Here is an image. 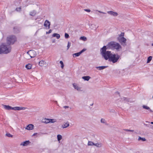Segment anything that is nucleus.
Here are the masks:
<instances>
[{
	"instance_id": "1",
	"label": "nucleus",
	"mask_w": 153,
	"mask_h": 153,
	"mask_svg": "<svg viewBox=\"0 0 153 153\" xmlns=\"http://www.w3.org/2000/svg\"><path fill=\"white\" fill-rule=\"evenodd\" d=\"M108 48L107 46H104L100 50L101 55L105 60H109L112 54L111 51H106Z\"/></svg>"
},
{
	"instance_id": "2",
	"label": "nucleus",
	"mask_w": 153,
	"mask_h": 153,
	"mask_svg": "<svg viewBox=\"0 0 153 153\" xmlns=\"http://www.w3.org/2000/svg\"><path fill=\"white\" fill-rule=\"evenodd\" d=\"M108 48L112 49H116L117 51H119V49L121 48L120 45L116 42L111 41L109 42L107 45Z\"/></svg>"
},
{
	"instance_id": "3",
	"label": "nucleus",
	"mask_w": 153,
	"mask_h": 153,
	"mask_svg": "<svg viewBox=\"0 0 153 153\" xmlns=\"http://www.w3.org/2000/svg\"><path fill=\"white\" fill-rule=\"evenodd\" d=\"M121 59V56L117 53L113 54L112 53L109 61L114 63L119 61Z\"/></svg>"
},
{
	"instance_id": "4",
	"label": "nucleus",
	"mask_w": 153,
	"mask_h": 153,
	"mask_svg": "<svg viewBox=\"0 0 153 153\" xmlns=\"http://www.w3.org/2000/svg\"><path fill=\"white\" fill-rule=\"evenodd\" d=\"M11 51V48H7L6 45L2 44L0 46V54H7Z\"/></svg>"
},
{
	"instance_id": "5",
	"label": "nucleus",
	"mask_w": 153,
	"mask_h": 153,
	"mask_svg": "<svg viewBox=\"0 0 153 153\" xmlns=\"http://www.w3.org/2000/svg\"><path fill=\"white\" fill-rule=\"evenodd\" d=\"M4 108L7 110H14L19 111L22 110H25L26 108L25 107H20L18 106L12 107L9 105H3Z\"/></svg>"
},
{
	"instance_id": "6",
	"label": "nucleus",
	"mask_w": 153,
	"mask_h": 153,
	"mask_svg": "<svg viewBox=\"0 0 153 153\" xmlns=\"http://www.w3.org/2000/svg\"><path fill=\"white\" fill-rule=\"evenodd\" d=\"M17 40L15 36L13 35L7 37V44L9 45L13 44Z\"/></svg>"
},
{
	"instance_id": "7",
	"label": "nucleus",
	"mask_w": 153,
	"mask_h": 153,
	"mask_svg": "<svg viewBox=\"0 0 153 153\" xmlns=\"http://www.w3.org/2000/svg\"><path fill=\"white\" fill-rule=\"evenodd\" d=\"M27 53L30 56V58L34 57L36 55V51L33 50H30L27 52Z\"/></svg>"
},
{
	"instance_id": "8",
	"label": "nucleus",
	"mask_w": 153,
	"mask_h": 153,
	"mask_svg": "<svg viewBox=\"0 0 153 153\" xmlns=\"http://www.w3.org/2000/svg\"><path fill=\"white\" fill-rule=\"evenodd\" d=\"M117 39L119 42L121 44H122L123 43H125L126 41V39L124 37H118Z\"/></svg>"
},
{
	"instance_id": "9",
	"label": "nucleus",
	"mask_w": 153,
	"mask_h": 153,
	"mask_svg": "<svg viewBox=\"0 0 153 153\" xmlns=\"http://www.w3.org/2000/svg\"><path fill=\"white\" fill-rule=\"evenodd\" d=\"M50 22L49 21L46 20L45 21L44 25L46 27H48V28L49 29L50 28Z\"/></svg>"
},
{
	"instance_id": "10",
	"label": "nucleus",
	"mask_w": 153,
	"mask_h": 153,
	"mask_svg": "<svg viewBox=\"0 0 153 153\" xmlns=\"http://www.w3.org/2000/svg\"><path fill=\"white\" fill-rule=\"evenodd\" d=\"M30 143L31 142H30L29 140H26L21 143L20 145L21 146H27L28 144H30Z\"/></svg>"
},
{
	"instance_id": "11",
	"label": "nucleus",
	"mask_w": 153,
	"mask_h": 153,
	"mask_svg": "<svg viewBox=\"0 0 153 153\" xmlns=\"http://www.w3.org/2000/svg\"><path fill=\"white\" fill-rule=\"evenodd\" d=\"M13 32L14 33H18L20 31V28L18 26H15L14 27Z\"/></svg>"
},
{
	"instance_id": "12",
	"label": "nucleus",
	"mask_w": 153,
	"mask_h": 153,
	"mask_svg": "<svg viewBox=\"0 0 153 153\" xmlns=\"http://www.w3.org/2000/svg\"><path fill=\"white\" fill-rule=\"evenodd\" d=\"M107 13L108 14L115 16H117L118 15L117 13L112 11H108Z\"/></svg>"
},
{
	"instance_id": "13",
	"label": "nucleus",
	"mask_w": 153,
	"mask_h": 153,
	"mask_svg": "<svg viewBox=\"0 0 153 153\" xmlns=\"http://www.w3.org/2000/svg\"><path fill=\"white\" fill-rule=\"evenodd\" d=\"M34 126L33 124H30L28 125L26 128V129L30 130H32Z\"/></svg>"
},
{
	"instance_id": "14",
	"label": "nucleus",
	"mask_w": 153,
	"mask_h": 153,
	"mask_svg": "<svg viewBox=\"0 0 153 153\" xmlns=\"http://www.w3.org/2000/svg\"><path fill=\"white\" fill-rule=\"evenodd\" d=\"M142 107L143 108L148 110L149 111L151 112H153V111H152L151 109L149 107L147 106H146L145 105H143L142 106Z\"/></svg>"
},
{
	"instance_id": "15",
	"label": "nucleus",
	"mask_w": 153,
	"mask_h": 153,
	"mask_svg": "<svg viewBox=\"0 0 153 153\" xmlns=\"http://www.w3.org/2000/svg\"><path fill=\"white\" fill-rule=\"evenodd\" d=\"M108 67V66H103L99 67H96V68L100 70H103L104 69H105L106 68H107Z\"/></svg>"
},
{
	"instance_id": "16",
	"label": "nucleus",
	"mask_w": 153,
	"mask_h": 153,
	"mask_svg": "<svg viewBox=\"0 0 153 153\" xmlns=\"http://www.w3.org/2000/svg\"><path fill=\"white\" fill-rule=\"evenodd\" d=\"M69 126V124L68 122L65 123L64 124L62 125V128H65Z\"/></svg>"
},
{
	"instance_id": "17",
	"label": "nucleus",
	"mask_w": 153,
	"mask_h": 153,
	"mask_svg": "<svg viewBox=\"0 0 153 153\" xmlns=\"http://www.w3.org/2000/svg\"><path fill=\"white\" fill-rule=\"evenodd\" d=\"M52 36L53 37H56V38L57 39H58L60 37V35L58 33H54L52 35Z\"/></svg>"
},
{
	"instance_id": "18",
	"label": "nucleus",
	"mask_w": 153,
	"mask_h": 153,
	"mask_svg": "<svg viewBox=\"0 0 153 153\" xmlns=\"http://www.w3.org/2000/svg\"><path fill=\"white\" fill-rule=\"evenodd\" d=\"M91 78V77L89 76H83L82 77V79L85 81H88Z\"/></svg>"
},
{
	"instance_id": "19",
	"label": "nucleus",
	"mask_w": 153,
	"mask_h": 153,
	"mask_svg": "<svg viewBox=\"0 0 153 153\" xmlns=\"http://www.w3.org/2000/svg\"><path fill=\"white\" fill-rule=\"evenodd\" d=\"M49 119L45 118L42 120V122L45 123H49Z\"/></svg>"
},
{
	"instance_id": "20",
	"label": "nucleus",
	"mask_w": 153,
	"mask_h": 153,
	"mask_svg": "<svg viewBox=\"0 0 153 153\" xmlns=\"http://www.w3.org/2000/svg\"><path fill=\"white\" fill-rule=\"evenodd\" d=\"M45 63H46V62L42 60L39 62V65L41 66H44L45 64Z\"/></svg>"
},
{
	"instance_id": "21",
	"label": "nucleus",
	"mask_w": 153,
	"mask_h": 153,
	"mask_svg": "<svg viewBox=\"0 0 153 153\" xmlns=\"http://www.w3.org/2000/svg\"><path fill=\"white\" fill-rule=\"evenodd\" d=\"M25 67L27 69H31L32 68V65L28 63L26 65Z\"/></svg>"
},
{
	"instance_id": "22",
	"label": "nucleus",
	"mask_w": 153,
	"mask_h": 153,
	"mask_svg": "<svg viewBox=\"0 0 153 153\" xmlns=\"http://www.w3.org/2000/svg\"><path fill=\"white\" fill-rule=\"evenodd\" d=\"M80 54H81L79 52L78 53H75L73 54V56L74 57H76V56H79Z\"/></svg>"
},
{
	"instance_id": "23",
	"label": "nucleus",
	"mask_w": 153,
	"mask_h": 153,
	"mask_svg": "<svg viewBox=\"0 0 153 153\" xmlns=\"http://www.w3.org/2000/svg\"><path fill=\"white\" fill-rule=\"evenodd\" d=\"M57 139L58 141H59L62 139V135L60 134H58L57 135Z\"/></svg>"
},
{
	"instance_id": "24",
	"label": "nucleus",
	"mask_w": 153,
	"mask_h": 153,
	"mask_svg": "<svg viewBox=\"0 0 153 153\" xmlns=\"http://www.w3.org/2000/svg\"><path fill=\"white\" fill-rule=\"evenodd\" d=\"M152 56H149L148 57L147 60V63H149L151 61L152 59Z\"/></svg>"
},
{
	"instance_id": "25",
	"label": "nucleus",
	"mask_w": 153,
	"mask_h": 153,
	"mask_svg": "<svg viewBox=\"0 0 153 153\" xmlns=\"http://www.w3.org/2000/svg\"><path fill=\"white\" fill-rule=\"evenodd\" d=\"M138 140H142L143 141H145L146 140V139L144 137H139L138 138Z\"/></svg>"
},
{
	"instance_id": "26",
	"label": "nucleus",
	"mask_w": 153,
	"mask_h": 153,
	"mask_svg": "<svg viewBox=\"0 0 153 153\" xmlns=\"http://www.w3.org/2000/svg\"><path fill=\"white\" fill-rule=\"evenodd\" d=\"M56 121V120L54 119H49V123H54Z\"/></svg>"
},
{
	"instance_id": "27",
	"label": "nucleus",
	"mask_w": 153,
	"mask_h": 153,
	"mask_svg": "<svg viewBox=\"0 0 153 153\" xmlns=\"http://www.w3.org/2000/svg\"><path fill=\"white\" fill-rule=\"evenodd\" d=\"M94 145V143H93V142L92 141H88V146H93Z\"/></svg>"
},
{
	"instance_id": "28",
	"label": "nucleus",
	"mask_w": 153,
	"mask_h": 153,
	"mask_svg": "<svg viewBox=\"0 0 153 153\" xmlns=\"http://www.w3.org/2000/svg\"><path fill=\"white\" fill-rule=\"evenodd\" d=\"M80 39L84 41H86L87 40V38L86 37L84 36H81L80 38Z\"/></svg>"
},
{
	"instance_id": "29",
	"label": "nucleus",
	"mask_w": 153,
	"mask_h": 153,
	"mask_svg": "<svg viewBox=\"0 0 153 153\" xmlns=\"http://www.w3.org/2000/svg\"><path fill=\"white\" fill-rule=\"evenodd\" d=\"M73 86L74 88L76 89H77V90H79V87H78V86L75 83H74L73 84Z\"/></svg>"
},
{
	"instance_id": "30",
	"label": "nucleus",
	"mask_w": 153,
	"mask_h": 153,
	"mask_svg": "<svg viewBox=\"0 0 153 153\" xmlns=\"http://www.w3.org/2000/svg\"><path fill=\"white\" fill-rule=\"evenodd\" d=\"M123 100L127 101V102H129L130 101V98L128 97H123Z\"/></svg>"
},
{
	"instance_id": "31",
	"label": "nucleus",
	"mask_w": 153,
	"mask_h": 153,
	"mask_svg": "<svg viewBox=\"0 0 153 153\" xmlns=\"http://www.w3.org/2000/svg\"><path fill=\"white\" fill-rule=\"evenodd\" d=\"M5 136L8 137H13V135H12L10 134L9 133H7L5 134Z\"/></svg>"
},
{
	"instance_id": "32",
	"label": "nucleus",
	"mask_w": 153,
	"mask_h": 153,
	"mask_svg": "<svg viewBox=\"0 0 153 153\" xmlns=\"http://www.w3.org/2000/svg\"><path fill=\"white\" fill-rule=\"evenodd\" d=\"M35 14L36 13H35L34 11L31 12L30 13V15L31 16H34Z\"/></svg>"
},
{
	"instance_id": "33",
	"label": "nucleus",
	"mask_w": 153,
	"mask_h": 153,
	"mask_svg": "<svg viewBox=\"0 0 153 153\" xmlns=\"http://www.w3.org/2000/svg\"><path fill=\"white\" fill-rule=\"evenodd\" d=\"M94 145L98 147H100L102 146L101 144L99 143H94Z\"/></svg>"
},
{
	"instance_id": "34",
	"label": "nucleus",
	"mask_w": 153,
	"mask_h": 153,
	"mask_svg": "<svg viewBox=\"0 0 153 153\" xmlns=\"http://www.w3.org/2000/svg\"><path fill=\"white\" fill-rule=\"evenodd\" d=\"M60 63L61 64V66L62 68H63L64 66V64L63 62L62 61H60Z\"/></svg>"
},
{
	"instance_id": "35",
	"label": "nucleus",
	"mask_w": 153,
	"mask_h": 153,
	"mask_svg": "<svg viewBox=\"0 0 153 153\" xmlns=\"http://www.w3.org/2000/svg\"><path fill=\"white\" fill-rule=\"evenodd\" d=\"M101 122L102 123H105V124H107L106 122H105V119L102 118L101 120Z\"/></svg>"
},
{
	"instance_id": "36",
	"label": "nucleus",
	"mask_w": 153,
	"mask_h": 153,
	"mask_svg": "<svg viewBox=\"0 0 153 153\" xmlns=\"http://www.w3.org/2000/svg\"><path fill=\"white\" fill-rule=\"evenodd\" d=\"M65 37L66 39L68 38L69 37V34L67 33H65Z\"/></svg>"
},
{
	"instance_id": "37",
	"label": "nucleus",
	"mask_w": 153,
	"mask_h": 153,
	"mask_svg": "<svg viewBox=\"0 0 153 153\" xmlns=\"http://www.w3.org/2000/svg\"><path fill=\"white\" fill-rule=\"evenodd\" d=\"M120 72V71L119 70H116L114 71V73L116 74H119Z\"/></svg>"
},
{
	"instance_id": "38",
	"label": "nucleus",
	"mask_w": 153,
	"mask_h": 153,
	"mask_svg": "<svg viewBox=\"0 0 153 153\" xmlns=\"http://www.w3.org/2000/svg\"><path fill=\"white\" fill-rule=\"evenodd\" d=\"M124 32H121V33L119 35L118 37H124Z\"/></svg>"
},
{
	"instance_id": "39",
	"label": "nucleus",
	"mask_w": 153,
	"mask_h": 153,
	"mask_svg": "<svg viewBox=\"0 0 153 153\" xmlns=\"http://www.w3.org/2000/svg\"><path fill=\"white\" fill-rule=\"evenodd\" d=\"M71 43L69 42H68L67 45V50H68L71 46Z\"/></svg>"
},
{
	"instance_id": "40",
	"label": "nucleus",
	"mask_w": 153,
	"mask_h": 153,
	"mask_svg": "<svg viewBox=\"0 0 153 153\" xmlns=\"http://www.w3.org/2000/svg\"><path fill=\"white\" fill-rule=\"evenodd\" d=\"M16 10L17 11H20L21 10V8L20 7H17L16 8Z\"/></svg>"
},
{
	"instance_id": "41",
	"label": "nucleus",
	"mask_w": 153,
	"mask_h": 153,
	"mask_svg": "<svg viewBox=\"0 0 153 153\" xmlns=\"http://www.w3.org/2000/svg\"><path fill=\"white\" fill-rule=\"evenodd\" d=\"M86 49L85 48H83L82 50L81 51L79 52L80 54H81L82 53L85 51L86 50Z\"/></svg>"
},
{
	"instance_id": "42",
	"label": "nucleus",
	"mask_w": 153,
	"mask_h": 153,
	"mask_svg": "<svg viewBox=\"0 0 153 153\" xmlns=\"http://www.w3.org/2000/svg\"><path fill=\"white\" fill-rule=\"evenodd\" d=\"M52 30L51 29L48 32H46V34H48L49 33H51L52 32Z\"/></svg>"
},
{
	"instance_id": "43",
	"label": "nucleus",
	"mask_w": 153,
	"mask_h": 153,
	"mask_svg": "<svg viewBox=\"0 0 153 153\" xmlns=\"http://www.w3.org/2000/svg\"><path fill=\"white\" fill-rule=\"evenodd\" d=\"M149 127L150 128L153 129V126L152 125H151L150 124H149Z\"/></svg>"
},
{
	"instance_id": "44",
	"label": "nucleus",
	"mask_w": 153,
	"mask_h": 153,
	"mask_svg": "<svg viewBox=\"0 0 153 153\" xmlns=\"http://www.w3.org/2000/svg\"><path fill=\"white\" fill-rule=\"evenodd\" d=\"M84 10L88 12H90L91 11V10L89 9H84Z\"/></svg>"
},
{
	"instance_id": "45",
	"label": "nucleus",
	"mask_w": 153,
	"mask_h": 153,
	"mask_svg": "<svg viewBox=\"0 0 153 153\" xmlns=\"http://www.w3.org/2000/svg\"><path fill=\"white\" fill-rule=\"evenodd\" d=\"M149 124H145V123H144V125H145V126H147V127H149Z\"/></svg>"
},
{
	"instance_id": "46",
	"label": "nucleus",
	"mask_w": 153,
	"mask_h": 153,
	"mask_svg": "<svg viewBox=\"0 0 153 153\" xmlns=\"http://www.w3.org/2000/svg\"><path fill=\"white\" fill-rule=\"evenodd\" d=\"M99 12H100V13H102L104 14H106V13H104V12H101L100 11H99Z\"/></svg>"
},
{
	"instance_id": "47",
	"label": "nucleus",
	"mask_w": 153,
	"mask_h": 153,
	"mask_svg": "<svg viewBox=\"0 0 153 153\" xmlns=\"http://www.w3.org/2000/svg\"><path fill=\"white\" fill-rule=\"evenodd\" d=\"M37 134V133H35L33 134L32 136H34L35 135H36Z\"/></svg>"
},
{
	"instance_id": "48",
	"label": "nucleus",
	"mask_w": 153,
	"mask_h": 153,
	"mask_svg": "<svg viewBox=\"0 0 153 153\" xmlns=\"http://www.w3.org/2000/svg\"><path fill=\"white\" fill-rule=\"evenodd\" d=\"M129 130L130 129H125L124 130L126 131H130Z\"/></svg>"
},
{
	"instance_id": "49",
	"label": "nucleus",
	"mask_w": 153,
	"mask_h": 153,
	"mask_svg": "<svg viewBox=\"0 0 153 153\" xmlns=\"http://www.w3.org/2000/svg\"><path fill=\"white\" fill-rule=\"evenodd\" d=\"M64 108H65V109L67 108H68L69 107L68 106H65L64 107Z\"/></svg>"
},
{
	"instance_id": "50",
	"label": "nucleus",
	"mask_w": 153,
	"mask_h": 153,
	"mask_svg": "<svg viewBox=\"0 0 153 153\" xmlns=\"http://www.w3.org/2000/svg\"><path fill=\"white\" fill-rule=\"evenodd\" d=\"M54 102L56 104H57V101H54Z\"/></svg>"
},
{
	"instance_id": "51",
	"label": "nucleus",
	"mask_w": 153,
	"mask_h": 153,
	"mask_svg": "<svg viewBox=\"0 0 153 153\" xmlns=\"http://www.w3.org/2000/svg\"><path fill=\"white\" fill-rule=\"evenodd\" d=\"M129 130L130 131H131V132L134 131V130Z\"/></svg>"
},
{
	"instance_id": "52",
	"label": "nucleus",
	"mask_w": 153,
	"mask_h": 153,
	"mask_svg": "<svg viewBox=\"0 0 153 153\" xmlns=\"http://www.w3.org/2000/svg\"><path fill=\"white\" fill-rule=\"evenodd\" d=\"M150 123L152 124H153V122H152Z\"/></svg>"
},
{
	"instance_id": "53",
	"label": "nucleus",
	"mask_w": 153,
	"mask_h": 153,
	"mask_svg": "<svg viewBox=\"0 0 153 153\" xmlns=\"http://www.w3.org/2000/svg\"><path fill=\"white\" fill-rule=\"evenodd\" d=\"M146 123H149V122L148 121H146Z\"/></svg>"
},
{
	"instance_id": "54",
	"label": "nucleus",
	"mask_w": 153,
	"mask_h": 153,
	"mask_svg": "<svg viewBox=\"0 0 153 153\" xmlns=\"http://www.w3.org/2000/svg\"><path fill=\"white\" fill-rule=\"evenodd\" d=\"M152 46H153V43H152Z\"/></svg>"
},
{
	"instance_id": "55",
	"label": "nucleus",
	"mask_w": 153,
	"mask_h": 153,
	"mask_svg": "<svg viewBox=\"0 0 153 153\" xmlns=\"http://www.w3.org/2000/svg\"><path fill=\"white\" fill-rule=\"evenodd\" d=\"M93 104H91V105H93Z\"/></svg>"
},
{
	"instance_id": "56",
	"label": "nucleus",
	"mask_w": 153,
	"mask_h": 153,
	"mask_svg": "<svg viewBox=\"0 0 153 153\" xmlns=\"http://www.w3.org/2000/svg\"><path fill=\"white\" fill-rule=\"evenodd\" d=\"M152 98H153V96H152Z\"/></svg>"
}]
</instances>
